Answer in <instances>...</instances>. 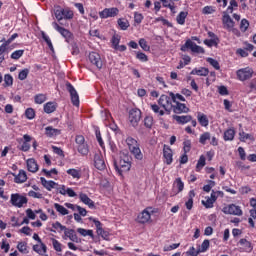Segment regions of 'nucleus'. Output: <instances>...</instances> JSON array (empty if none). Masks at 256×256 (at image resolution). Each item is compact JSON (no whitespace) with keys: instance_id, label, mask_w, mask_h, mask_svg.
Here are the masks:
<instances>
[{"instance_id":"1","label":"nucleus","mask_w":256,"mask_h":256,"mask_svg":"<svg viewBox=\"0 0 256 256\" xmlns=\"http://www.w3.org/2000/svg\"><path fill=\"white\" fill-rule=\"evenodd\" d=\"M114 167L116 171H118L119 175H123V173H127L131 169V161L129 157H125L124 159H120L119 164L114 163Z\"/></svg>"},{"instance_id":"2","label":"nucleus","mask_w":256,"mask_h":256,"mask_svg":"<svg viewBox=\"0 0 256 256\" xmlns=\"http://www.w3.org/2000/svg\"><path fill=\"white\" fill-rule=\"evenodd\" d=\"M27 197L22 196L21 194H12L10 198V203L13 205V207H18V209H21L24 205H27Z\"/></svg>"},{"instance_id":"3","label":"nucleus","mask_w":256,"mask_h":256,"mask_svg":"<svg viewBox=\"0 0 256 256\" xmlns=\"http://www.w3.org/2000/svg\"><path fill=\"white\" fill-rule=\"evenodd\" d=\"M187 49H190L192 53H205V49L203 47L196 45L195 42L191 41V39H188L185 44L181 47V51H187Z\"/></svg>"},{"instance_id":"4","label":"nucleus","mask_w":256,"mask_h":256,"mask_svg":"<svg viewBox=\"0 0 256 256\" xmlns=\"http://www.w3.org/2000/svg\"><path fill=\"white\" fill-rule=\"evenodd\" d=\"M222 211L225 213V215H236L237 217H241V215H243V210H241V207L235 204H230L224 207Z\"/></svg>"},{"instance_id":"5","label":"nucleus","mask_w":256,"mask_h":256,"mask_svg":"<svg viewBox=\"0 0 256 256\" xmlns=\"http://www.w3.org/2000/svg\"><path fill=\"white\" fill-rule=\"evenodd\" d=\"M171 101L173 100L169 96L161 95L158 100V103L159 105H161V107H163V109H165V111L171 113V109H173V103Z\"/></svg>"},{"instance_id":"6","label":"nucleus","mask_w":256,"mask_h":256,"mask_svg":"<svg viewBox=\"0 0 256 256\" xmlns=\"http://www.w3.org/2000/svg\"><path fill=\"white\" fill-rule=\"evenodd\" d=\"M222 22L225 29H227L228 31H233L234 33H237V30L233 29L235 27V22L233 21L231 16L227 14V12H223Z\"/></svg>"},{"instance_id":"7","label":"nucleus","mask_w":256,"mask_h":256,"mask_svg":"<svg viewBox=\"0 0 256 256\" xmlns=\"http://www.w3.org/2000/svg\"><path fill=\"white\" fill-rule=\"evenodd\" d=\"M119 15V9L112 7V8H105L103 11L99 12L100 19H109V17H117Z\"/></svg>"},{"instance_id":"8","label":"nucleus","mask_w":256,"mask_h":256,"mask_svg":"<svg viewBox=\"0 0 256 256\" xmlns=\"http://www.w3.org/2000/svg\"><path fill=\"white\" fill-rule=\"evenodd\" d=\"M237 77L240 81H247L253 77V69L247 67L237 71Z\"/></svg>"},{"instance_id":"9","label":"nucleus","mask_w":256,"mask_h":256,"mask_svg":"<svg viewBox=\"0 0 256 256\" xmlns=\"http://www.w3.org/2000/svg\"><path fill=\"white\" fill-rule=\"evenodd\" d=\"M54 29H56V31H58V33H60V35H62V37H64V39H66L67 42L71 41V39H73V33H71V31L59 26V24H57V22H53L52 23Z\"/></svg>"},{"instance_id":"10","label":"nucleus","mask_w":256,"mask_h":256,"mask_svg":"<svg viewBox=\"0 0 256 256\" xmlns=\"http://www.w3.org/2000/svg\"><path fill=\"white\" fill-rule=\"evenodd\" d=\"M129 121L133 127H137V124L141 121V110L139 109L130 110Z\"/></svg>"},{"instance_id":"11","label":"nucleus","mask_w":256,"mask_h":256,"mask_svg":"<svg viewBox=\"0 0 256 256\" xmlns=\"http://www.w3.org/2000/svg\"><path fill=\"white\" fill-rule=\"evenodd\" d=\"M67 91L70 93L72 104L75 107H79V94L77 93V90H75V87L71 85V83L66 84Z\"/></svg>"},{"instance_id":"12","label":"nucleus","mask_w":256,"mask_h":256,"mask_svg":"<svg viewBox=\"0 0 256 256\" xmlns=\"http://www.w3.org/2000/svg\"><path fill=\"white\" fill-rule=\"evenodd\" d=\"M94 166L99 171H105V169H107V165H105V160L103 159V155H101V153L94 155Z\"/></svg>"},{"instance_id":"13","label":"nucleus","mask_w":256,"mask_h":256,"mask_svg":"<svg viewBox=\"0 0 256 256\" xmlns=\"http://www.w3.org/2000/svg\"><path fill=\"white\" fill-rule=\"evenodd\" d=\"M90 63L95 65L98 69L103 67V61H101V56L97 52H91L88 56Z\"/></svg>"},{"instance_id":"14","label":"nucleus","mask_w":256,"mask_h":256,"mask_svg":"<svg viewBox=\"0 0 256 256\" xmlns=\"http://www.w3.org/2000/svg\"><path fill=\"white\" fill-rule=\"evenodd\" d=\"M163 155L166 160V164L171 165V163H173V151L167 145H164Z\"/></svg>"},{"instance_id":"15","label":"nucleus","mask_w":256,"mask_h":256,"mask_svg":"<svg viewBox=\"0 0 256 256\" xmlns=\"http://www.w3.org/2000/svg\"><path fill=\"white\" fill-rule=\"evenodd\" d=\"M172 109H173L174 113H177V114L189 113V108L181 102H176V105H174V106L172 105Z\"/></svg>"},{"instance_id":"16","label":"nucleus","mask_w":256,"mask_h":256,"mask_svg":"<svg viewBox=\"0 0 256 256\" xmlns=\"http://www.w3.org/2000/svg\"><path fill=\"white\" fill-rule=\"evenodd\" d=\"M11 175H13L15 183H25L27 181L25 170H20L18 175H15V173H11Z\"/></svg>"},{"instance_id":"17","label":"nucleus","mask_w":256,"mask_h":256,"mask_svg":"<svg viewBox=\"0 0 256 256\" xmlns=\"http://www.w3.org/2000/svg\"><path fill=\"white\" fill-rule=\"evenodd\" d=\"M138 222L145 224V223H149L150 219H151V213H149L148 209H145L139 216H138Z\"/></svg>"},{"instance_id":"18","label":"nucleus","mask_w":256,"mask_h":256,"mask_svg":"<svg viewBox=\"0 0 256 256\" xmlns=\"http://www.w3.org/2000/svg\"><path fill=\"white\" fill-rule=\"evenodd\" d=\"M173 119L177 121L180 125H185V123H189L190 121H193V117L191 115L186 116H178L174 115Z\"/></svg>"},{"instance_id":"19","label":"nucleus","mask_w":256,"mask_h":256,"mask_svg":"<svg viewBox=\"0 0 256 256\" xmlns=\"http://www.w3.org/2000/svg\"><path fill=\"white\" fill-rule=\"evenodd\" d=\"M79 199L82 203H84V205H88V207H90V208L95 207V202H93V200H91V198H89V196H87V194L80 193Z\"/></svg>"},{"instance_id":"20","label":"nucleus","mask_w":256,"mask_h":256,"mask_svg":"<svg viewBox=\"0 0 256 256\" xmlns=\"http://www.w3.org/2000/svg\"><path fill=\"white\" fill-rule=\"evenodd\" d=\"M40 181L43 187L47 189V191H51V189H55V187H57L58 185L55 181H52V180L48 181L43 177L40 178Z\"/></svg>"},{"instance_id":"21","label":"nucleus","mask_w":256,"mask_h":256,"mask_svg":"<svg viewBox=\"0 0 256 256\" xmlns=\"http://www.w3.org/2000/svg\"><path fill=\"white\" fill-rule=\"evenodd\" d=\"M27 167L30 173H37L39 171V165H37V161L33 158L27 160Z\"/></svg>"},{"instance_id":"22","label":"nucleus","mask_w":256,"mask_h":256,"mask_svg":"<svg viewBox=\"0 0 256 256\" xmlns=\"http://www.w3.org/2000/svg\"><path fill=\"white\" fill-rule=\"evenodd\" d=\"M24 142L22 143L21 147H20V151H24L27 152L29 151V149H31V145L29 143H31V136H29L28 134H25L23 136Z\"/></svg>"},{"instance_id":"23","label":"nucleus","mask_w":256,"mask_h":256,"mask_svg":"<svg viewBox=\"0 0 256 256\" xmlns=\"http://www.w3.org/2000/svg\"><path fill=\"white\" fill-rule=\"evenodd\" d=\"M64 234L70 239V241H73L74 243H79V237H77V234H75V230L66 228Z\"/></svg>"},{"instance_id":"24","label":"nucleus","mask_w":256,"mask_h":256,"mask_svg":"<svg viewBox=\"0 0 256 256\" xmlns=\"http://www.w3.org/2000/svg\"><path fill=\"white\" fill-rule=\"evenodd\" d=\"M197 119H198V123H200L202 127H207L209 125V118H207V115L201 112H198Z\"/></svg>"},{"instance_id":"25","label":"nucleus","mask_w":256,"mask_h":256,"mask_svg":"<svg viewBox=\"0 0 256 256\" xmlns=\"http://www.w3.org/2000/svg\"><path fill=\"white\" fill-rule=\"evenodd\" d=\"M33 251L38 253V255H45V253H47V246L45 243H40V245L36 244L33 246Z\"/></svg>"},{"instance_id":"26","label":"nucleus","mask_w":256,"mask_h":256,"mask_svg":"<svg viewBox=\"0 0 256 256\" xmlns=\"http://www.w3.org/2000/svg\"><path fill=\"white\" fill-rule=\"evenodd\" d=\"M191 75H199L200 77H207L209 75V69L207 68L193 69L191 71Z\"/></svg>"},{"instance_id":"27","label":"nucleus","mask_w":256,"mask_h":256,"mask_svg":"<svg viewBox=\"0 0 256 256\" xmlns=\"http://www.w3.org/2000/svg\"><path fill=\"white\" fill-rule=\"evenodd\" d=\"M45 131L48 137H56V135H61V130L55 129L51 126L46 127Z\"/></svg>"},{"instance_id":"28","label":"nucleus","mask_w":256,"mask_h":256,"mask_svg":"<svg viewBox=\"0 0 256 256\" xmlns=\"http://www.w3.org/2000/svg\"><path fill=\"white\" fill-rule=\"evenodd\" d=\"M130 153H132V155H134L135 159L138 161H143V153L141 152V148H139V146L132 148Z\"/></svg>"},{"instance_id":"29","label":"nucleus","mask_w":256,"mask_h":256,"mask_svg":"<svg viewBox=\"0 0 256 256\" xmlns=\"http://www.w3.org/2000/svg\"><path fill=\"white\" fill-rule=\"evenodd\" d=\"M126 143L128 145L129 151L135 149V147H139V142H137V140H135L133 137H128L126 139Z\"/></svg>"},{"instance_id":"30","label":"nucleus","mask_w":256,"mask_h":256,"mask_svg":"<svg viewBox=\"0 0 256 256\" xmlns=\"http://www.w3.org/2000/svg\"><path fill=\"white\" fill-rule=\"evenodd\" d=\"M187 15H189V13L185 11L179 13V15L176 18L178 25H185V19H187Z\"/></svg>"},{"instance_id":"31","label":"nucleus","mask_w":256,"mask_h":256,"mask_svg":"<svg viewBox=\"0 0 256 256\" xmlns=\"http://www.w3.org/2000/svg\"><path fill=\"white\" fill-rule=\"evenodd\" d=\"M173 185H174V187H176L178 189L176 193H181V191H183V189H185V184L183 183L181 178H176Z\"/></svg>"},{"instance_id":"32","label":"nucleus","mask_w":256,"mask_h":256,"mask_svg":"<svg viewBox=\"0 0 256 256\" xmlns=\"http://www.w3.org/2000/svg\"><path fill=\"white\" fill-rule=\"evenodd\" d=\"M41 36L44 39V41L47 43L50 51H52V53H55V48H53V43L51 42V39L49 38V36H47V34H45L43 31L41 32Z\"/></svg>"},{"instance_id":"33","label":"nucleus","mask_w":256,"mask_h":256,"mask_svg":"<svg viewBox=\"0 0 256 256\" xmlns=\"http://www.w3.org/2000/svg\"><path fill=\"white\" fill-rule=\"evenodd\" d=\"M207 141H211V133H209V132H205V133L201 134L199 143H201V145H205L207 143Z\"/></svg>"},{"instance_id":"34","label":"nucleus","mask_w":256,"mask_h":256,"mask_svg":"<svg viewBox=\"0 0 256 256\" xmlns=\"http://www.w3.org/2000/svg\"><path fill=\"white\" fill-rule=\"evenodd\" d=\"M234 138H235V130H233V129H228V130L224 133V140H225V141H233Z\"/></svg>"},{"instance_id":"35","label":"nucleus","mask_w":256,"mask_h":256,"mask_svg":"<svg viewBox=\"0 0 256 256\" xmlns=\"http://www.w3.org/2000/svg\"><path fill=\"white\" fill-rule=\"evenodd\" d=\"M78 153H81V155L89 154V146L87 145V143L78 145Z\"/></svg>"},{"instance_id":"36","label":"nucleus","mask_w":256,"mask_h":256,"mask_svg":"<svg viewBox=\"0 0 256 256\" xmlns=\"http://www.w3.org/2000/svg\"><path fill=\"white\" fill-rule=\"evenodd\" d=\"M54 15H55L57 21H63V19H64V9L58 7L57 9H55Z\"/></svg>"},{"instance_id":"37","label":"nucleus","mask_w":256,"mask_h":256,"mask_svg":"<svg viewBox=\"0 0 256 256\" xmlns=\"http://www.w3.org/2000/svg\"><path fill=\"white\" fill-rule=\"evenodd\" d=\"M57 109V106L53 104V102H48L44 105V111L45 113H53Z\"/></svg>"},{"instance_id":"38","label":"nucleus","mask_w":256,"mask_h":256,"mask_svg":"<svg viewBox=\"0 0 256 256\" xmlns=\"http://www.w3.org/2000/svg\"><path fill=\"white\" fill-rule=\"evenodd\" d=\"M54 207H55L56 211H58V213H60V215H69V210H67V208L61 206L60 204L55 203Z\"/></svg>"},{"instance_id":"39","label":"nucleus","mask_w":256,"mask_h":256,"mask_svg":"<svg viewBox=\"0 0 256 256\" xmlns=\"http://www.w3.org/2000/svg\"><path fill=\"white\" fill-rule=\"evenodd\" d=\"M169 95H170L173 103H179V101H185V97H183V95H181V94H175L173 92H170ZM177 99H178V101H177Z\"/></svg>"},{"instance_id":"40","label":"nucleus","mask_w":256,"mask_h":256,"mask_svg":"<svg viewBox=\"0 0 256 256\" xmlns=\"http://www.w3.org/2000/svg\"><path fill=\"white\" fill-rule=\"evenodd\" d=\"M239 243H240V245H242L244 251L249 252V251L252 250V248H251V242L247 241V239H241V240L239 241Z\"/></svg>"},{"instance_id":"41","label":"nucleus","mask_w":256,"mask_h":256,"mask_svg":"<svg viewBox=\"0 0 256 256\" xmlns=\"http://www.w3.org/2000/svg\"><path fill=\"white\" fill-rule=\"evenodd\" d=\"M118 25L122 31H127L129 29V21L119 18Z\"/></svg>"},{"instance_id":"42","label":"nucleus","mask_w":256,"mask_h":256,"mask_svg":"<svg viewBox=\"0 0 256 256\" xmlns=\"http://www.w3.org/2000/svg\"><path fill=\"white\" fill-rule=\"evenodd\" d=\"M77 233L82 235V237H87V235L89 237H93V230H85L84 228H78Z\"/></svg>"},{"instance_id":"43","label":"nucleus","mask_w":256,"mask_h":256,"mask_svg":"<svg viewBox=\"0 0 256 256\" xmlns=\"http://www.w3.org/2000/svg\"><path fill=\"white\" fill-rule=\"evenodd\" d=\"M13 85V76L6 74L4 76V87H11Z\"/></svg>"},{"instance_id":"44","label":"nucleus","mask_w":256,"mask_h":256,"mask_svg":"<svg viewBox=\"0 0 256 256\" xmlns=\"http://www.w3.org/2000/svg\"><path fill=\"white\" fill-rule=\"evenodd\" d=\"M205 156H200L198 163L196 165V171H201L205 167Z\"/></svg>"},{"instance_id":"45","label":"nucleus","mask_w":256,"mask_h":256,"mask_svg":"<svg viewBox=\"0 0 256 256\" xmlns=\"http://www.w3.org/2000/svg\"><path fill=\"white\" fill-rule=\"evenodd\" d=\"M45 101H47V96H45V94H38L35 96V103L38 105H42Z\"/></svg>"},{"instance_id":"46","label":"nucleus","mask_w":256,"mask_h":256,"mask_svg":"<svg viewBox=\"0 0 256 256\" xmlns=\"http://www.w3.org/2000/svg\"><path fill=\"white\" fill-rule=\"evenodd\" d=\"M68 175H71L74 179H81V173L77 169H69L67 170Z\"/></svg>"},{"instance_id":"47","label":"nucleus","mask_w":256,"mask_h":256,"mask_svg":"<svg viewBox=\"0 0 256 256\" xmlns=\"http://www.w3.org/2000/svg\"><path fill=\"white\" fill-rule=\"evenodd\" d=\"M17 249H18V251H20V253H24V254L29 253V251H27V243L26 242L18 243Z\"/></svg>"},{"instance_id":"48","label":"nucleus","mask_w":256,"mask_h":256,"mask_svg":"<svg viewBox=\"0 0 256 256\" xmlns=\"http://www.w3.org/2000/svg\"><path fill=\"white\" fill-rule=\"evenodd\" d=\"M207 63H210V65L212 67H214V69H216L217 71H219V69H221V66L219 65V62L213 58H207Z\"/></svg>"},{"instance_id":"49","label":"nucleus","mask_w":256,"mask_h":256,"mask_svg":"<svg viewBox=\"0 0 256 256\" xmlns=\"http://www.w3.org/2000/svg\"><path fill=\"white\" fill-rule=\"evenodd\" d=\"M215 203L214 199H210L209 197L205 200H202V205L206 207V209H212L213 204Z\"/></svg>"},{"instance_id":"50","label":"nucleus","mask_w":256,"mask_h":256,"mask_svg":"<svg viewBox=\"0 0 256 256\" xmlns=\"http://www.w3.org/2000/svg\"><path fill=\"white\" fill-rule=\"evenodd\" d=\"M29 75V69H23L19 74H18V79L20 81H25Z\"/></svg>"},{"instance_id":"51","label":"nucleus","mask_w":256,"mask_h":256,"mask_svg":"<svg viewBox=\"0 0 256 256\" xmlns=\"http://www.w3.org/2000/svg\"><path fill=\"white\" fill-rule=\"evenodd\" d=\"M240 29L243 33L249 29V20L247 19H242L240 23Z\"/></svg>"},{"instance_id":"52","label":"nucleus","mask_w":256,"mask_h":256,"mask_svg":"<svg viewBox=\"0 0 256 256\" xmlns=\"http://www.w3.org/2000/svg\"><path fill=\"white\" fill-rule=\"evenodd\" d=\"M23 53H25L24 50H16L11 54V59H21V57H23Z\"/></svg>"},{"instance_id":"53","label":"nucleus","mask_w":256,"mask_h":256,"mask_svg":"<svg viewBox=\"0 0 256 256\" xmlns=\"http://www.w3.org/2000/svg\"><path fill=\"white\" fill-rule=\"evenodd\" d=\"M25 116L27 119H35V110L33 108H27Z\"/></svg>"},{"instance_id":"54","label":"nucleus","mask_w":256,"mask_h":256,"mask_svg":"<svg viewBox=\"0 0 256 256\" xmlns=\"http://www.w3.org/2000/svg\"><path fill=\"white\" fill-rule=\"evenodd\" d=\"M209 240H204L200 246V248L198 249L200 253H205V251H207V249H209Z\"/></svg>"},{"instance_id":"55","label":"nucleus","mask_w":256,"mask_h":256,"mask_svg":"<svg viewBox=\"0 0 256 256\" xmlns=\"http://www.w3.org/2000/svg\"><path fill=\"white\" fill-rule=\"evenodd\" d=\"M139 45L141 49H143V51H149L151 49V47L147 45V40H145L144 38L139 40Z\"/></svg>"},{"instance_id":"56","label":"nucleus","mask_w":256,"mask_h":256,"mask_svg":"<svg viewBox=\"0 0 256 256\" xmlns=\"http://www.w3.org/2000/svg\"><path fill=\"white\" fill-rule=\"evenodd\" d=\"M97 235H100L102 239H105L106 241L109 239V232L103 230V228H99L97 230Z\"/></svg>"},{"instance_id":"57","label":"nucleus","mask_w":256,"mask_h":256,"mask_svg":"<svg viewBox=\"0 0 256 256\" xmlns=\"http://www.w3.org/2000/svg\"><path fill=\"white\" fill-rule=\"evenodd\" d=\"M144 125H145V127H147L148 129H151V127H153V117L147 116V117L144 119Z\"/></svg>"},{"instance_id":"58","label":"nucleus","mask_w":256,"mask_h":256,"mask_svg":"<svg viewBox=\"0 0 256 256\" xmlns=\"http://www.w3.org/2000/svg\"><path fill=\"white\" fill-rule=\"evenodd\" d=\"M51 241L55 251L61 252L62 251L61 243H59V241H57V239L55 238H52Z\"/></svg>"},{"instance_id":"59","label":"nucleus","mask_w":256,"mask_h":256,"mask_svg":"<svg viewBox=\"0 0 256 256\" xmlns=\"http://www.w3.org/2000/svg\"><path fill=\"white\" fill-rule=\"evenodd\" d=\"M218 41L217 39L204 40V45H207V47H217Z\"/></svg>"},{"instance_id":"60","label":"nucleus","mask_w":256,"mask_h":256,"mask_svg":"<svg viewBox=\"0 0 256 256\" xmlns=\"http://www.w3.org/2000/svg\"><path fill=\"white\" fill-rule=\"evenodd\" d=\"M29 197H33V199H43V194L39 192H35L33 190L28 192Z\"/></svg>"},{"instance_id":"61","label":"nucleus","mask_w":256,"mask_h":256,"mask_svg":"<svg viewBox=\"0 0 256 256\" xmlns=\"http://www.w3.org/2000/svg\"><path fill=\"white\" fill-rule=\"evenodd\" d=\"M151 109H152V111H154V113H159L160 116L165 115V111L160 110L159 105H157V104L151 105Z\"/></svg>"},{"instance_id":"62","label":"nucleus","mask_w":256,"mask_h":256,"mask_svg":"<svg viewBox=\"0 0 256 256\" xmlns=\"http://www.w3.org/2000/svg\"><path fill=\"white\" fill-rule=\"evenodd\" d=\"M120 41H121V37H119V36L112 37V45H113L114 49H116L119 46Z\"/></svg>"},{"instance_id":"63","label":"nucleus","mask_w":256,"mask_h":256,"mask_svg":"<svg viewBox=\"0 0 256 256\" xmlns=\"http://www.w3.org/2000/svg\"><path fill=\"white\" fill-rule=\"evenodd\" d=\"M64 19H73V11L64 9Z\"/></svg>"},{"instance_id":"64","label":"nucleus","mask_w":256,"mask_h":256,"mask_svg":"<svg viewBox=\"0 0 256 256\" xmlns=\"http://www.w3.org/2000/svg\"><path fill=\"white\" fill-rule=\"evenodd\" d=\"M75 141L77 145H83L85 144V137H83V135H78L76 136Z\"/></svg>"}]
</instances>
